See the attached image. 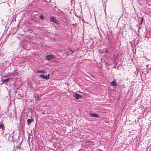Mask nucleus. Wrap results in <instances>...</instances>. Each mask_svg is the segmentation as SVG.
Returning <instances> with one entry per match:
<instances>
[{"label":"nucleus","instance_id":"obj_3","mask_svg":"<svg viewBox=\"0 0 151 151\" xmlns=\"http://www.w3.org/2000/svg\"><path fill=\"white\" fill-rule=\"evenodd\" d=\"M60 18L62 19L63 21L65 20H66V18L64 16V14L62 12L59 15Z\"/></svg>","mask_w":151,"mask_h":151},{"label":"nucleus","instance_id":"obj_1","mask_svg":"<svg viewBox=\"0 0 151 151\" xmlns=\"http://www.w3.org/2000/svg\"><path fill=\"white\" fill-rule=\"evenodd\" d=\"M55 57L53 55H48L46 56L45 57L46 59L48 61L52 59L55 58Z\"/></svg>","mask_w":151,"mask_h":151},{"label":"nucleus","instance_id":"obj_7","mask_svg":"<svg viewBox=\"0 0 151 151\" xmlns=\"http://www.w3.org/2000/svg\"><path fill=\"white\" fill-rule=\"evenodd\" d=\"M34 121V119L33 118H32L31 119H28L27 120V124L29 125L30 123Z\"/></svg>","mask_w":151,"mask_h":151},{"label":"nucleus","instance_id":"obj_2","mask_svg":"<svg viewBox=\"0 0 151 151\" xmlns=\"http://www.w3.org/2000/svg\"><path fill=\"white\" fill-rule=\"evenodd\" d=\"M50 21L51 22H53L56 24H58L59 22L53 16H51L50 18Z\"/></svg>","mask_w":151,"mask_h":151},{"label":"nucleus","instance_id":"obj_9","mask_svg":"<svg viewBox=\"0 0 151 151\" xmlns=\"http://www.w3.org/2000/svg\"><path fill=\"white\" fill-rule=\"evenodd\" d=\"M11 78H7L3 80H2V81L4 83L5 82L7 83L9 81V79H10Z\"/></svg>","mask_w":151,"mask_h":151},{"label":"nucleus","instance_id":"obj_5","mask_svg":"<svg viewBox=\"0 0 151 151\" xmlns=\"http://www.w3.org/2000/svg\"><path fill=\"white\" fill-rule=\"evenodd\" d=\"M89 115L91 116H92L96 118H99V115L97 114L90 113Z\"/></svg>","mask_w":151,"mask_h":151},{"label":"nucleus","instance_id":"obj_13","mask_svg":"<svg viewBox=\"0 0 151 151\" xmlns=\"http://www.w3.org/2000/svg\"><path fill=\"white\" fill-rule=\"evenodd\" d=\"M39 18L40 19H42V20H43L44 19V17L43 16V15H40V17H39Z\"/></svg>","mask_w":151,"mask_h":151},{"label":"nucleus","instance_id":"obj_4","mask_svg":"<svg viewBox=\"0 0 151 151\" xmlns=\"http://www.w3.org/2000/svg\"><path fill=\"white\" fill-rule=\"evenodd\" d=\"M73 97H75V98L77 99H79V98L82 96L81 94H78L76 93H74L73 95Z\"/></svg>","mask_w":151,"mask_h":151},{"label":"nucleus","instance_id":"obj_10","mask_svg":"<svg viewBox=\"0 0 151 151\" xmlns=\"http://www.w3.org/2000/svg\"><path fill=\"white\" fill-rule=\"evenodd\" d=\"M45 72H46V71L45 70H38L37 71V73H45Z\"/></svg>","mask_w":151,"mask_h":151},{"label":"nucleus","instance_id":"obj_14","mask_svg":"<svg viewBox=\"0 0 151 151\" xmlns=\"http://www.w3.org/2000/svg\"><path fill=\"white\" fill-rule=\"evenodd\" d=\"M68 49L72 53H73V52H74V50H71L70 48H68Z\"/></svg>","mask_w":151,"mask_h":151},{"label":"nucleus","instance_id":"obj_6","mask_svg":"<svg viewBox=\"0 0 151 151\" xmlns=\"http://www.w3.org/2000/svg\"><path fill=\"white\" fill-rule=\"evenodd\" d=\"M49 74L47 76V75L44 76L43 75H40V76L44 79L47 80L49 78Z\"/></svg>","mask_w":151,"mask_h":151},{"label":"nucleus","instance_id":"obj_16","mask_svg":"<svg viewBox=\"0 0 151 151\" xmlns=\"http://www.w3.org/2000/svg\"><path fill=\"white\" fill-rule=\"evenodd\" d=\"M140 26L139 25V26L138 27V31L139 30V29H140L141 28V26Z\"/></svg>","mask_w":151,"mask_h":151},{"label":"nucleus","instance_id":"obj_17","mask_svg":"<svg viewBox=\"0 0 151 151\" xmlns=\"http://www.w3.org/2000/svg\"><path fill=\"white\" fill-rule=\"evenodd\" d=\"M107 52H109L108 51V50H106L105 52V53H106Z\"/></svg>","mask_w":151,"mask_h":151},{"label":"nucleus","instance_id":"obj_11","mask_svg":"<svg viewBox=\"0 0 151 151\" xmlns=\"http://www.w3.org/2000/svg\"><path fill=\"white\" fill-rule=\"evenodd\" d=\"M140 18H141V20L140 22H139V26L141 25L142 24L143 21V18L141 17Z\"/></svg>","mask_w":151,"mask_h":151},{"label":"nucleus","instance_id":"obj_18","mask_svg":"<svg viewBox=\"0 0 151 151\" xmlns=\"http://www.w3.org/2000/svg\"><path fill=\"white\" fill-rule=\"evenodd\" d=\"M150 17L151 18V15L150 16Z\"/></svg>","mask_w":151,"mask_h":151},{"label":"nucleus","instance_id":"obj_12","mask_svg":"<svg viewBox=\"0 0 151 151\" xmlns=\"http://www.w3.org/2000/svg\"><path fill=\"white\" fill-rule=\"evenodd\" d=\"M4 128V126L2 124H0V129H3Z\"/></svg>","mask_w":151,"mask_h":151},{"label":"nucleus","instance_id":"obj_8","mask_svg":"<svg viewBox=\"0 0 151 151\" xmlns=\"http://www.w3.org/2000/svg\"><path fill=\"white\" fill-rule=\"evenodd\" d=\"M116 82L114 81H112L110 83V84L112 86H116L117 84H116Z\"/></svg>","mask_w":151,"mask_h":151},{"label":"nucleus","instance_id":"obj_15","mask_svg":"<svg viewBox=\"0 0 151 151\" xmlns=\"http://www.w3.org/2000/svg\"><path fill=\"white\" fill-rule=\"evenodd\" d=\"M39 96H38L37 97V98L36 99V101H38V100H39Z\"/></svg>","mask_w":151,"mask_h":151}]
</instances>
